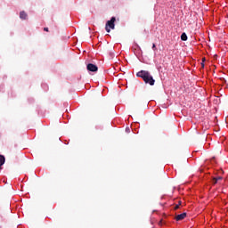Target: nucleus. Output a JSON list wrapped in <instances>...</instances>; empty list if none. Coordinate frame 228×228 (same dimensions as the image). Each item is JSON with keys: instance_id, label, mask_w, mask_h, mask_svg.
<instances>
[{"instance_id": "1", "label": "nucleus", "mask_w": 228, "mask_h": 228, "mask_svg": "<svg viewBox=\"0 0 228 228\" xmlns=\"http://www.w3.org/2000/svg\"><path fill=\"white\" fill-rule=\"evenodd\" d=\"M136 76L137 77H142L144 83H146V85H150L151 86H154V84L156 83V80H154V77H152L151 72L147 70H141L136 73Z\"/></svg>"}, {"instance_id": "2", "label": "nucleus", "mask_w": 228, "mask_h": 228, "mask_svg": "<svg viewBox=\"0 0 228 228\" xmlns=\"http://www.w3.org/2000/svg\"><path fill=\"white\" fill-rule=\"evenodd\" d=\"M115 20H117V18L112 17L110 20H108L105 26V29L107 33H110L111 29H115Z\"/></svg>"}, {"instance_id": "3", "label": "nucleus", "mask_w": 228, "mask_h": 228, "mask_svg": "<svg viewBox=\"0 0 228 228\" xmlns=\"http://www.w3.org/2000/svg\"><path fill=\"white\" fill-rule=\"evenodd\" d=\"M87 70H89V72H97L99 68H97V66L93 63H89L87 64Z\"/></svg>"}, {"instance_id": "4", "label": "nucleus", "mask_w": 228, "mask_h": 228, "mask_svg": "<svg viewBox=\"0 0 228 228\" xmlns=\"http://www.w3.org/2000/svg\"><path fill=\"white\" fill-rule=\"evenodd\" d=\"M186 218V213L183 212L182 214H179L175 216V221L180 222V220H184Z\"/></svg>"}, {"instance_id": "5", "label": "nucleus", "mask_w": 228, "mask_h": 228, "mask_svg": "<svg viewBox=\"0 0 228 228\" xmlns=\"http://www.w3.org/2000/svg\"><path fill=\"white\" fill-rule=\"evenodd\" d=\"M20 19H22V20H26V19H28V14L24 11L20 12Z\"/></svg>"}, {"instance_id": "6", "label": "nucleus", "mask_w": 228, "mask_h": 228, "mask_svg": "<svg viewBox=\"0 0 228 228\" xmlns=\"http://www.w3.org/2000/svg\"><path fill=\"white\" fill-rule=\"evenodd\" d=\"M181 40H183V42H186V40H188V36L186 35V33H182Z\"/></svg>"}, {"instance_id": "7", "label": "nucleus", "mask_w": 228, "mask_h": 228, "mask_svg": "<svg viewBox=\"0 0 228 228\" xmlns=\"http://www.w3.org/2000/svg\"><path fill=\"white\" fill-rule=\"evenodd\" d=\"M4 161H5L4 156L0 155V167H3L4 165Z\"/></svg>"}, {"instance_id": "8", "label": "nucleus", "mask_w": 228, "mask_h": 228, "mask_svg": "<svg viewBox=\"0 0 228 228\" xmlns=\"http://www.w3.org/2000/svg\"><path fill=\"white\" fill-rule=\"evenodd\" d=\"M218 181H222V176H217V177L214 178V184H216V183H218Z\"/></svg>"}, {"instance_id": "9", "label": "nucleus", "mask_w": 228, "mask_h": 228, "mask_svg": "<svg viewBox=\"0 0 228 228\" xmlns=\"http://www.w3.org/2000/svg\"><path fill=\"white\" fill-rule=\"evenodd\" d=\"M126 133H131V129L129 128V126L126 128Z\"/></svg>"}, {"instance_id": "10", "label": "nucleus", "mask_w": 228, "mask_h": 228, "mask_svg": "<svg viewBox=\"0 0 228 228\" xmlns=\"http://www.w3.org/2000/svg\"><path fill=\"white\" fill-rule=\"evenodd\" d=\"M152 50H153V51H156V44H153V45H152Z\"/></svg>"}, {"instance_id": "11", "label": "nucleus", "mask_w": 228, "mask_h": 228, "mask_svg": "<svg viewBox=\"0 0 228 228\" xmlns=\"http://www.w3.org/2000/svg\"><path fill=\"white\" fill-rule=\"evenodd\" d=\"M44 31H49V28H45Z\"/></svg>"}, {"instance_id": "12", "label": "nucleus", "mask_w": 228, "mask_h": 228, "mask_svg": "<svg viewBox=\"0 0 228 228\" xmlns=\"http://www.w3.org/2000/svg\"><path fill=\"white\" fill-rule=\"evenodd\" d=\"M202 67H204V63H201Z\"/></svg>"}, {"instance_id": "13", "label": "nucleus", "mask_w": 228, "mask_h": 228, "mask_svg": "<svg viewBox=\"0 0 228 228\" xmlns=\"http://www.w3.org/2000/svg\"><path fill=\"white\" fill-rule=\"evenodd\" d=\"M42 86H45V85H43Z\"/></svg>"}]
</instances>
